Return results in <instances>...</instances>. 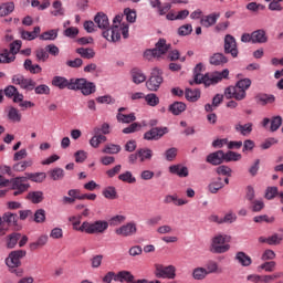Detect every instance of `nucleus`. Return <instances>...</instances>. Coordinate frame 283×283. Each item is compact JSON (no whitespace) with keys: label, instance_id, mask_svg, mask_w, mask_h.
I'll return each mask as SVG.
<instances>
[{"label":"nucleus","instance_id":"13","mask_svg":"<svg viewBox=\"0 0 283 283\" xmlns=\"http://www.w3.org/2000/svg\"><path fill=\"white\" fill-rule=\"evenodd\" d=\"M138 228L134 222H128L115 230L116 235H120L122 238H130L132 235H136Z\"/></svg>","mask_w":283,"mask_h":283},{"label":"nucleus","instance_id":"61","mask_svg":"<svg viewBox=\"0 0 283 283\" xmlns=\"http://www.w3.org/2000/svg\"><path fill=\"white\" fill-rule=\"evenodd\" d=\"M34 222H36L38 224L45 222V210L44 209H38L35 211Z\"/></svg>","mask_w":283,"mask_h":283},{"label":"nucleus","instance_id":"14","mask_svg":"<svg viewBox=\"0 0 283 283\" xmlns=\"http://www.w3.org/2000/svg\"><path fill=\"white\" fill-rule=\"evenodd\" d=\"M102 35L106 41L116 43V41H120V29L115 24L113 28H108L106 31H103Z\"/></svg>","mask_w":283,"mask_h":283},{"label":"nucleus","instance_id":"37","mask_svg":"<svg viewBox=\"0 0 283 283\" xmlns=\"http://www.w3.org/2000/svg\"><path fill=\"white\" fill-rule=\"evenodd\" d=\"M57 36H59V30L52 29L40 34L39 39L40 41H55Z\"/></svg>","mask_w":283,"mask_h":283},{"label":"nucleus","instance_id":"59","mask_svg":"<svg viewBox=\"0 0 283 283\" xmlns=\"http://www.w3.org/2000/svg\"><path fill=\"white\" fill-rule=\"evenodd\" d=\"M233 170H231V168L229 166H219L216 168V172L218 174V176H228V178H231V174Z\"/></svg>","mask_w":283,"mask_h":283},{"label":"nucleus","instance_id":"23","mask_svg":"<svg viewBox=\"0 0 283 283\" xmlns=\"http://www.w3.org/2000/svg\"><path fill=\"white\" fill-rule=\"evenodd\" d=\"M171 202L174 203L175 207H182V206L187 205V202H189V201L178 198L177 195H167L164 198V203L171 205Z\"/></svg>","mask_w":283,"mask_h":283},{"label":"nucleus","instance_id":"26","mask_svg":"<svg viewBox=\"0 0 283 283\" xmlns=\"http://www.w3.org/2000/svg\"><path fill=\"white\" fill-rule=\"evenodd\" d=\"M268 41L266 31L259 29L252 32V43H266Z\"/></svg>","mask_w":283,"mask_h":283},{"label":"nucleus","instance_id":"49","mask_svg":"<svg viewBox=\"0 0 283 283\" xmlns=\"http://www.w3.org/2000/svg\"><path fill=\"white\" fill-rule=\"evenodd\" d=\"M46 244H48V235L42 234L41 237H39L36 242H33L30 244V249L31 251H36V249H41V247H45Z\"/></svg>","mask_w":283,"mask_h":283},{"label":"nucleus","instance_id":"50","mask_svg":"<svg viewBox=\"0 0 283 283\" xmlns=\"http://www.w3.org/2000/svg\"><path fill=\"white\" fill-rule=\"evenodd\" d=\"M19 240H21V233L13 232L8 237L7 241V248L8 249H14L17 244L19 243Z\"/></svg>","mask_w":283,"mask_h":283},{"label":"nucleus","instance_id":"60","mask_svg":"<svg viewBox=\"0 0 283 283\" xmlns=\"http://www.w3.org/2000/svg\"><path fill=\"white\" fill-rule=\"evenodd\" d=\"M282 127V116H274L271 120V132H277Z\"/></svg>","mask_w":283,"mask_h":283},{"label":"nucleus","instance_id":"28","mask_svg":"<svg viewBox=\"0 0 283 283\" xmlns=\"http://www.w3.org/2000/svg\"><path fill=\"white\" fill-rule=\"evenodd\" d=\"M137 156L139 158V161L147 163L154 158V150L149 148H139L137 149Z\"/></svg>","mask_w":283,"mask_h":283},{"label":"nucleus","instance_id":"4","mask_svg":"<svg viewBox=\"0 0 283 283\" xmlns=\"http://www.w3.org/2000/svg\"><path fill=\"white\" fill-rule=\"evenodd\" d=\"M9 187L13 190V196H21L30 189V184L25 177H15L9 180Z\"/></svg>","mask_w":283,"mask_h":283},{"label":"nucleus","instance_id":"27","mask_svg":"<svg viewBox=\"0 0 283 283\" xmlns=\"http://www.w3.org/2000/svg\"><path fill=\"white\" fill-rule=\"evenodd\" d=\"M258 105H273L275 103V95L259 94L255 96Z\"/></svg>","mask_w":283,"mask_h":283},{"label":"nucleus","instance_id":"5","mask_svg":"<svg viewBox=\"0 0 283 283\" xmlns=\"http://www.w3.org/2000/svg\"><path fill=\"white\" fill-rule=\"evenodd\" d=\"M163 85V71L160 69H154L149 80L146 82V87L149 92H158Z\"/></svg>","mask_w":283,"mask_h":283},{"label":"nucleus","instance_id":"54","mask_svg":"<svg viewBox=\"0 0 283 283\" xmlns=\"http://www.w3.org/2000/svg\"><path fill=\"white\" fill-rule=\"evenodd\" d=\"M35 59L36 61H41L42 63H45V61H48V59H50V54L48 53V49H38L35 51Z\"/></svg>","mask_w":283,"mask_h":283},{"label":"nucleus","instance_id":"19","mask_svg":"<svg viewBox=\"0 0 283 283\" xmlns=\"http://www.w3.org/2000/svg\"><path fill=\"white\" fill-rule=\"evenodd\" d=\"M234 260L241 265V266H251L253 264V260L247 252L239 251L235 253Z\"/></svg>","mask_w":283,"mask_h":283},{"label":"nucleus","instance_id":"18","mask_svg":"<svg viewBox=\"0 0 283 283\" xmlns=\"http://www.w3.org/2000/svg\"><path fill=\"white\" fill-rule=\"evenodd\" d=\"M94 21L99 30H109V18H107V14L99 12L95 15Z\"/></svg>","mask_w":283,"mask_h":283},{"label":"nucleus","instance_id":"58","mask_svg":"<svg viewBox=\"0 0 283 283\" xmlns=\"http://www.w3.org/2000/svg\"><path fill=\"white\" fill-rule=\"evenodd\" d=\"M193 32V27L191 24H184L179 27L178 34L179 36H189Z\"/></svg>","mask_w":283,"mask_h":283},{"label":"nucleus","instance_id":"57","mask_svg":"<svg viewBox=\"0 0 283 283\" xmlns=\"http://www.w3.org/2000/svg\"><path fill=\"white\" fill-rule=\"evenodd\" d=\"M144 98L150 107H156V105L160 103V98H158L154 93L146 95Z\"/></svg>","mask_w":283,"mask_h":283},{"label":"nucleus","instance_id":"35","mask_svg":"<svg viewBox=\"0 0 283 283\" xmlns=\"http://www.w3.org/2000/svg\"><path fill=\"white\" fill-rule=\"evenodd\" d=\"M8 118L11 123H21L22 115L19 112V108L10 106L8 111Z\"/></svg>","mask_w":283,"mask_h":283},{"label":"nucleus","instance_id":"21","mask_svg":"<svg viewBox=\"0 0 283 283\" xmlns=\"http://www.w3.org/2000/svg\"><path fill=\"white\" fill-rule=\"evenodd\" d=\"M218 19H220V13H211L201 18L200 23L203 28H211V25H216Z\"/></svg>","mask_w":283,"mask_h":283},{"label":"nucleus","instance_id":"1","mask_svg":"<svg viewBox=\"0 0 283 283\" xmlns=\"http://www.w3.org/2000/svg\"><path fill=\"white\" fill-rule=\"evenodd\" d=\"M69 221H71L74 231H80L81 233H87L88 235H94L96 233H104L106 229H109V223L103 220H97L94 222L84 221L81 224V216L70 217Z\"/></svg>","mask_w":283,"mask_h":283},{"label":"nucleus","instance_id":"15","mask_svg":"<svg viewBox=\"0 0 283 283\" xmlns=\"http://www.w3.org/2000/svg\"><path fill=\"white\" fill-rule=\"evenodd\" d=\"M67 196H64L62 198L63 205H74V202H76V200H83V193H81L80 189L69 190Z\"/></svg>","mask_w":283,"mask_h":283},{"label":"nucleus","instance_id":"46","mask_svg":"<svg viewBox=\"0 0 283 283\" xmlns=\"http://www.w3.org/2000/svg\"><path fill=\"white\" fill-rule=\"evenodd\" d=\"M53 17H63L65 14V9H63V2L56 0L53 2V11H51Z\"/></svg>","mask_w":283,"mask_h":283},{"label":"nucleus","instance_id":"42","mask_svg":"<svg viewBox=\"0 0 283 283\" xmlns=\"http://www.w3.org/2000/svg\"><path fill=\"white\" fill-rule=\"evenodd\" d=\"M224 187V184L222 182V178H216L213 179L210 185L208 186V189L210 193H216L217 191H220Z\"/></svg>","mask_w":283,"mask_h":283},{"label":"nucleus","instance_id":"43","mask_svg":"<svg viewBox=\"0 0 283 283\" xmlns=\"http://www.w3.org/2000/svg\"><path fill=\"white\" fill-rule=\"evenodd\" d=\"M85 84V78H71L69 80V90H72L74 92L81 91L83 85Z\"/></svg>","mask_w":283,"mask_h":283},{"label":"nucleus","instance_id":"51","mask_svg":"<svg viewBox=\"0 0 283 283\" xmlns=\"http://www.w3.org/2000/svg\"><path fill=\"white\" fill-rule=\"evenodd\" d=\"M116 118L118 120V123H134V120H136V115L134 113H130L128 115H125L123 113H117Z\"/></svg>","mask_w":283,"mask_h":283},{"label":"nucleus","instance_id":"55","mask_svg":"<svg viewBox=\"0 0 283 283\" xmlns=\"http://www.w3.org/2000/svg\"><path fill=\"white\" fill-rule=\"evenodd\" d=\"M120 145H116V144H107L103 150L102 154H119L120 151Z\"/></svg>","mask_w":283,"mask_h":283},{"label":"nucleus","instance_id":"33","mask_svg":"<svg viewBox=\"0 0 283 283\" xmlns=\"http://www.w3.org/2000/svg\"><path fill=\"white\" fill-rule=\"evenodd\" d=\"M41 34V27H34L33 31H21V39L24 41H34Z\"/></svg>","mask_w":283,"mask_h":283},{"label":"nucleus","instance_id":"31","mask_svg":"<svg viewBox=\"0 0 283 283\" xmlns=\"http://www.w3.org/2000/svg\"><path fill=\"white\" fill-rule=\"evenodd\" d=\"M102 196L106 198V200H118V191H116V187L108 186L103 189Z\"/></svg>","mask_w":283,"mask_h":283},{"label":"nucleus","instance_id":"62","mask_svg":"<svg viewBox=\"0 0 283 283\" xmlns=\"http://www.w3.org/2000/svg\"><path fill=\"white\" fill-rule=\"evenodd\" d=\"M19 50H21V40H15L10 44L9 52L11 53V56L19 54Z\"/></svg>","mask_w":283,"mask_h":283},{"label":"nucleus","instance_id":"8","mask_svg":"<svg viewBox=\"0 0 283 283\" xmlns=\"http://www.w3.org/2000/svg\"><path fill=\"white\" fill-rule=\"evenodd\" d=\"M12 83L13 85H20L22 90H28L29 92H32V90L36 87V82L32 78H25V76L21 74L13 75Z\"/></svg>","mask_w":283,"mask_h":283},{"label":"nucleus","instance_id":"48","mask_svg":"<svg viewBox=\"0 0 283 283\" xmlns=\"http://www.w3.org/2000/svg\"><path fill=\"white\" fill-rule=\"evenodd\" d=\"M15 59L17 56L12 55L8 49H4L2 53H0V63H14Z\"/></svg>","mask_w":283,"mask_h":283},{"label":"nucleus","instance_id":"44","mask_svg":"<svg viewBox=\"0 0 283 283\" xmlns=\"http://www.w3.org/2000/svg\"><path fill=\"white\" fill-rule=\"evenodd\" d=\"M49 177L51 180H63L65 178V170L63 168H54L49 171Z\"/></svg>","mask_w":283,"mask_h":283},{"label":"nucleus","instance_id":"32","mask_svg":"<svg viewBox=\"0 0 283 283\" xmlns=\"http://www.w3.org/2000/svg\"><path fill=\"white\" fill-rule=\"evenodd\" d=\"M80 92L83 94V96H90L96 92V84H94V82L84 80V84L82 85V88H80Z\"/></svg>","mask_w":283,"mask_h":283},{"label":"nucleus","instance_id":"9","mask_svg":"<svg viewBox=\"0 0 283 283\" xmlns=\"http://www.w3.org/2000/svg\"><path fill=\"white\" fill-rule=\"evenodd\" d=\"M156 277H164L167 280H174L176 277V266L168 265L165 266L163 264H156Z\"/></svg>","mask_w":283,"mask_h":283},{"label":"nucleus","instance_id":"36","mask_svg":"<svg viewBox=\"0 0 283 283\" xmlns=\"http://www.w3.org/2000/svg\"><path fill=\"white\" fill-rule=\"evenodd\" d=\"M76 54H80L82 59H94L96 56V52H94V49L92 48H78L76 49Z\"/></svg>","mask_w":283,"mask_h":283},{"label":"nucleus","instance_id":"20","mask_svg":"<svg viewBox=\"0 0 283 283\" xmlns=\"http://www.w3.org/2000/svg\"><path fill=\"white\" fill-rule=\"evenodd\" d=\"M169 171L179 178H187L189 176V168L182 165H172L169 167Z\"/></svg>","mask_w":283,"mask_h":283},{"label":"nucleus","instance_id":"52","mask_svg":"<svg viewBox=\"0 0 283 283\" xmlns=\"http://www.w3.org/2000/svg\"><path fill=\"white\" fill-rule=\"evenodd\" d=\"M118 180L127 182L128 185H134V182H136V177H134L132 171L127 170L118 176Z\"/></svg>","mask_w":283,"mask_h":283},{"label":"nucleus","instance_id":"41","mask_svg":"<svg viewBox=\"0 0 283 283\" xmlns=\"http://www.w3.org/2000/svg\"><path fill=\"white\" fill-rule=\"evenodd\" d=\"M14 12V2H4L0 4V17H8Z\"/></svg>","mask_w":283,"mask_h":283},{"label":"nucleus","instance_id":"24","mask_svg":"<svg viewBox=\"0 0 283 283\" xmlns=\"http://www.w3.org/2000/svg\"><path fill=\"white\" fill-rule=\"evenodd\" d=\"M130 75L135 85H140V83H145V81H147V76H145L143 71L138 67L132 69Z\"/></svg>","mask_w":283,"mask_h":283},{"label":"nucleus","instance_id":"7","mask_svg":"<svg viewBox=\"0 0 283 283\" xmlns=\"http://www.w3.org/2000/svg\"><path fill=\"white\" fill-rule=\"evenodd\" d=\"M25 250L12 251L6 259V264L9 269H19L21 266V259L25 258Z\"/></svg>","mask_w":283,"mask_h":283},{"label":"nucleus","instance_id":"17","mask_svg":"<svg viewBox=\"0 0 283 283\" xmlns=\"http://www.w3.org/2000/svg\"><path fill=\"white\" fill-rule=\"evenodd\" d=\"M94 134L95 135L90 140L91 147H94V149H97V147L101 146V143H107V137L101 134L99 127L94 128Z\"/></svg>","mask_w":283,"mask_h":283},{"label":"nucleus","instance_id":"25","mask_svg":"<svg viewBox=\"0 0 283 283\" xmlns=\"http://www.w3.org/2000/svg\"><path fill=\"white\" fill-rule=\"evenodd\" d=\"M52 85L59 90H70V80L63 76H54Z\"/></svg>","mask_w":283,"mask_h":283},{"label":"nucleus","instance_id":"6","mask_svg":"<svg viewBox=\"0 0 283 283\" xmlns=\"http://www.w3.org/2000/svg\"><path fill=\"white\" fill-rule=\"evenodd\" d=\"M227 242V238L224 235L218 234L212 238V243L210 247L211 253H227L231 245L224 244Z\"/></svg>","mask_w":283,"mask_h":283},{"label":"nucleus","instance_id":"56","mask_svg":"<svg viewBox=\"0 0 283 283\" xmlns=\"http://www.w3.org/2000/svg\"><path fill=\"white\" fill-rule=\"evenodd\" d=\"M208 272L205 268H196L192 272V276L195 280H205L207 277Z\"/></svg>","mask_w":283,"mask_h":283},{"label":"nucleus","instance_id":"64","mask_svg":"<svg viewBox=\"0 0 283 283\" xmlns=\"http://www.w3.org/2000/svg\"><path fill=\"white\" fill-rule=\"evenodd\" d=\"M28 167H32L31 161H20L13 166L14 171H25Z\"/></svg>","mask_w":283,"mask_h":283},{"label":"nucleus","instance_id":"45","mask_svg":"<svg viewBox=\"0 0 283 283\" xmlns=\"http://www.w3.org/2000/svg\"><path fill=\"white\" fill-rule=\"evenodd\" d=\"M235 132H240L242 136H247L248 134H251L253 132V124L248 123L245 125L237 124L234 127Z\"/></svg>","mask_w":283,"mask_h":283},{"label":"nucleus","instance_id":"11","mask_svg":"<svg viewBox=\"0 0 283 283\" xmlns=\"http://www.w3.org/2000/svg\"><path fill=\"white\" fill-rule=\"evenodd\" d=\"M224 96L228 99L244 101L247 98V92L238 86H229L224 90Z\"/></svg>","mask_w":283,"mask_h":283},{"label":"nucleus","instance_id":"10","mask_svg":"<svg viewBox=\"0 0 283 283\" xmlns=\"http://www.w3.org/2000/svg\"><path fill=\"white\" fill-rule=\"evenodd\" d=\"M224 52L226 54H231L233 59H238V42L235 38L231 34L224 36Z\"/></svg>","mask_w":283,"mask_h":283},{"label":"nucleus","instance_id":"38","mask_svg":"<svg viewBox=\"0 0 283 283\" xmlns=\"http://www.w3.org/2000/svg\"><path fill=\"white\" fill-rule=\"evenodd\" d=\"M17 220H19V217L17 214L11 213V212H7L2 217L3 227H6V223L9 227H17Z\"/></svg>","mask_w":283,"mask_h":283},{"label":"nucleus","instance_id":"22","mask_svg":"<svg viewBox=\"0 0 283 283\" xmlns=\"http://www.w3.org/2000/svg\"><path fill=\"white\" fill-rule=\"evenodd\" d=\"M186 109L187 104H185L184 102H175L169 105L168 112H170V114H172L174 116H180V114H182V112H185Z\"/></svg>","mask_w":283,"mask_h":283},{"label":"nucleus","instance_id":"40","mask_svg":"<svg viewBox=\"0 0 283 283\" xmlns=\"http://www.w3.org/2000/svg\"><path fill=\"white\" fill-rule=\"evenodd\" d=\"M24 178H27V182L28 180H31L32 182H43V180L46 178V175L45 172H27Z\"/></svg>","mask_w":283,"mask_h":283},{"label":"nucleus","instance_id":"16","mask_svg":"<svg viewBox=\"0 0 283 283\" xmlns=\"http://www.w3.org/2000/svg\"><path fill=\"white\" fill-rule=\"evenodd\" d=\"M206 161L213 166L222 165V163H224V151L217 150L209 154L206 158Z\"/></svg>","mask_w":283,"mask_h":283},{"label":"nucleus","instance_id":"2","mask_svg":"<svg viewBox=\"0 0 283 283\" xmlns=\"http://www.w3.org/2000/svg\"><path fill=\"white\" fill-rule=\"evenodd\" d=\"M223 78H229V69L223 70L222 72H214V73H207L202 75L201 73H195V80L190 82V85H193L196 83L197 85H200L201 83H205L207 87L209 85H218L220 81H223Z\"/></svg>","mask_w":283,"mask_h":283},{"label":"nucleus","instance_id":"53","mask_svg":"<svg viewBox=\"0 0 283 283\" xmlns=\"http://www.w3.org/2000/svg\"><path fill=\"white\" fill-rule=\"evenodd\" d=\"M185 96H186L187 101H190L191 103H196V101H198V98H200V91L187 88Z\"/></svg>","mask_w":283,"mask_h":283},{"label":"nucleus","instance_id":"12","mask_svg":"<svg viewBox=\"0 0 283 283\" xmlns=\"http://www.w3.org/2000/svg\"><path fill=\"white\" fill-rule=\"evenodd\" d=\"M165 134H169V128L154 127L144 134V139L145 140H160V138H163L165 136Z\"/></svg>","mask_w":283,"mask_h":283},{"label":"nucleus","instance_id":"39","mask_svg":"<svg viewBox=\"0 0 283 283\" xmlns=\"http://www.w3.org/2000/svg\"><path fill=\"white\" fill-rule=\"evenodd\" d=\"M238 160H242L241 154L231 150L223 153V163H238Z\"/></svg>","mask_w":283,"mask_h":283},{"label":"nucleus","instance_id":"3","mask_svg":"<svg viewBox=\"0 0 283 283\" xmlns=\"http://www.w3.org/2000/svg\"><path fill=\"white\" fill-rule=\"evenodd\" d=\"M171 50V44H167V40L159 39L155 44V49L147 50L145 56H154L155 59H160L164 54H167Z\"/></svg>","mask_w":283,"mask_h":283},{"label":"nucleus","instance_id":"29","mask_svg":"<svg viewBox=\"0 0 283 283\" xmlns=\"http://www.w3.org/2000/svg\"><path fill=\"white\" fill-rule=\"evenodd\" d=\"M23 67L24 70H27V72H30V74H41V72H43V69L41 67V65L33 64L32 60L30 59H27L24 61Z\"/></svg>","mask_w":283,"mask_h":283},{"label":"nucleus","instance_id":"63","mask_svg":"<svg viewBox=\"0 0 283 283\" xmlns=\"http://www.w3.org/2000/svg\"><path fill=\"white\" fill-rule=\"evenodd\" d=\"M239 90H243V92H247L249 87H251V80L250 78H243L237 82L235 84Z\"/></svg>","mask_w":283,"mask_h":283},{"label":"nucleus","instance_id":"30","mask_svg":"<svg viewBox=\"0 0 283 283\" xmlns=\"http://www.w3.org/2000/svg\"><path fill=\"white\" fill-rule=\"evenodd\" d=\"M210 65H226V63H229V59L224 56L222 53H214L212 56H210Z\"/></svg>","mask_w":283,"mask_h":283},{"label":"nucleus","instance_id":"34","mask_svg":"<svg viewBox=\"0 0 283 283\" xmlns=\"http://www.w3.org/2000/svg\"><path fill=\"white\" fill-rule=\"evenodd\" d=\"M115 282H134V275L129 271H120L115 276Z\"/></svg>","mask_w":283,"mask_h":283},{"label":"nucleus","instance_id":"47","mask_svg":"<svg viewBox=\"0 0 283 283\" xmlns=\"http://www.w3.org/2000/svg\"><path fill=\"white\" fill-rule=\"evenodd\" d=\"M28 200H31L33 205L43 202V191H31L28 193Z\"/></svg>","mask_w":283,"mask_h":283}]
</instances>
